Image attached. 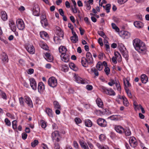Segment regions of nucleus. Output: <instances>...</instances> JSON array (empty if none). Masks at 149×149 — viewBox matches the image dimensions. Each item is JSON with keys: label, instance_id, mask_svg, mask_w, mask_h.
<instances>
[{"label": "nucleus", "instance_id": "f257e3e1", "mask_svg": "<svg viewBox=\"0 0 149 149\" xmlns=\"http://www.w3.org/2000/svg\"><path fill=\"white\" fill-rule=\"evenodd\" d=\"M133 45L136 50L140 53L146 51V47L145 44L139 39L136 38L133 41Z\"/></svg>", "mask_w": 149, "mask_h": 149}, {"label": "nucleus", "instance_id": "f03ea898", "mask_svg": "<svg viewBox=\"0 0 149 149\" xmlns=\"http://www.w3.org/2000/svg\"><path fill=\"white\" fill-rule=\"evenodd\" d=\"M48 82L49 86L53 88L56 87L57 84L56 79L53 77H52L49 79Z\"/></svg>", "mask_w": 149, "mask_h": 149}, {"label": "nucleus", "instance_id": "7ed1b4c3", "mask_svg": "<svg viewBox=\"0 0 149 149\" xmlns=\"http://www.w3.org/2000/svg\"><path fill=\"white\" fill-rule=\"evenodd\" d=\"M17 26V28L20 30H23L25 25L23 21L21 19H18L16 21Z\"/></svg>", "mask_w": 149, "mask_h": 149}, {"label": "nucleus", "instance_id": "20e7f679", "mask_svg": "<svg viewBox=\"0 0 149 149\" xmlns=\"http://www.w3.org/2000/svg\"><path fill=\"white\" fill-rule=\"evenodd\" d=\"M86 60L88 61V63L89 65L92 64L93 62V60L92 55L89 52H88L86 55Z\"/></svg>", "mask_w": 149, "mask_h": 149}, {"label": "nucleus", "instance_id": "39448f33", "mask_svg": "<svg viewBox=\"0 0 149 149\" xmlns=\"http://www.w3.org/2000/svg\"><path fill=\"white\" fill-rule=\"evenodd\" d=\"M119 49L123 57L125 58H127L128 56V55L126 51V49L124 45H122L121 46L119 47Z\"/></svg>", "mask_w": 149, "mask_h": 149}, {"label": "nucleus", "instance_id": "423d86ee", "mask_svg": "<svg viewBox=\"0 0 149 149\" xmlns=\"http://www.w3.org/2000/svg\"><path fill=\"white\" fill-rule=\"evenodd\" d=\"M98 125L101 127H105L107 125L106 121L104 119L100 118L97 120Z\"/></svg>", "mask_w": 149, "mask_h": 149}, {"label": "nucleus", "instance_id": "0eeeda50", "mask_svg": "<svg viewBox=\"0 0 149 149\" xmlns=\"http://www.w3.org/2000/svg\"><path fill=\"white\" fill-rule=\"evenodd\" d=\"M29 81L30 85L32 89L36 90L37 89V84L35 79L33 78H31L29 79Z\"/></svg>", "mask_w": 149, "mask_h": 149}, {"label": "nucleus", "instance_id": "6e6552de", "mask_svg": "<svg viewBox=\"0 0 149 149\" xmlns=\"http://www.w3.org/2000/svg\"><path fill=\"white\" fill-rule=\"evenodd\" d=\"M61 60L65 62H68L70 59L68 55L66 54L65 53V52L62 53L61 55Z\"/></svg>", "mask_w": 149, "mask_h": 149}, {"label": "nucleus", "instance_id": "1a4fd4ad", "mask_svg": "<svg viewBox=\"0 0 149 149\" xmlns=\"http://www.w3.org/2000/svg\"><path fill=\"white\" fill-rule=\"evenodd\" d=\"M33 14L35 16H38L40 14V8L38 5L34 6L33 9Z\"/></svg>", "mask_w": 149, "mask_h": 149}, {"label": "nucleus", "instance_id": "9d476101", "mask_svg": "<svg viewBox=\"0 0 149 149\" xmlns=\"http://www.w3.org/2000/svg\"><path fill=\"white\" fill-rule=\"evenodd\" d=\"M115 129L117 132L120 134L124 133L125 131L124 129L120 125H115Z\"/></svg>", "mask_w": 149, "mask_h": 149}, {"label": "nucleus", "instance_id": "9b49d317", "mask_svg": "<svg viewBox=\"0 0 149 149\" xmlns=\"http://www.w3.org/2000/svg\"><path fill=\"white\" fill-rule=\"evenodd\" d=\"M72 33L73 36L70 37V40L73 43H75L78 41V37L75 32L72 31Z\"/></svg>", "mask_w": 149, "mask_h": 149}, {"label": "nucleus", "instance_id": "f8f14e48", "mask_svg": "<svg viewBox=\"0 0 149 149\" xmlns=\"http://www.w3.org/2000/svg\"><path fill=\"white\" fill-rule=\"evenodd\" d=\"M75 79L76 82L78 83L86 84L88 83L86 80L83 79L82 78H81L79 76L77 77L75 75Z\"/></svg>", "mask_w": 149, "mask_h": 149}, {"label": "nucleus", "instance_id": "ddd939ff", "mask_svg": "<svg viewBox=\"0 0 149 149\" xmlns=\"http://www.w3.org/2000/svg\"><path fill=\"white\" fill-rule=\"evenodd\" d=\"M38 88L39 92L41 93L44 91L45 89V85L42 82L39 83Z\"/></svg>", "mask_w": 149, "mask_h": 149}, {"label": "nucleus", "instance_id": "4468645a", "mask_svg": "<svg viewBox=\"0 0 149 149\" xmlns=\"http://www.w3.org/2000/svg\"><path fill=\"white\" fill-rule=\"evenodd\" d=\"M81 62L83 66L86 67L89 65L88 63V61L86 60V58L84 57H82L81 59Z\"/></svg>", "mask_w": 149, "mask_h": 149}, {"label": "nucleus", "instance_id": "2eb2a0df", "mask_svg": "<svg viewBox=\"0 0 149 149\" xmlns=\"http://www.w3.org/2000/svg\"><path fill=\"white\" fill-rule=\"evenodd\" d=\"M134 25L136 27L138 28H142L143 26V23L139 21H136L134 22Z\"/></svg>", "mask_w": 149, "mask_h": 149}, {"label": "nucleus", "instance_id": "dca6fc26", "mask_svg": "<svg viewBox=\"0 0 149 149\" xmlns=\"http://www.w3.org/2000/svg\"><path fill=\"white\" fill-rule=\"evenodd\" d=\"M45 55L46 57L45 58L47 61L51 62L53 61V57L49 53H46Z\"/></svg>", "mask_w": 149, "mask_h": 149}, {"label": "nucleus", "instance_id": "f3484780", "mask_svg": "<svg viewBox=\"0 0 149 149\" xmlns=\"http://www.w3.org/2000/svg\"><path fill=\"white\" fill-rule=\"evenodd\" d=\"M26 49L27 51L31 54H33L34 53L35 49L33 45L26 47Z\"/></svg>", "mask_w": 149, "mask_h": 149}, {"label": "nucleus", "instance_id": "a211bd4d", "mask_svg": "<svg viewBox=\"0 0 149 149\" xmlns=\"http://www.w3.org/2000/svg\"><path fill=\"white\" fill-rule=\"evenodd\" d=\"M9 24L11 30L13 31H15L16 28L14 22L13 21H10Z\"/></svg>", "mask_w": 149, "mask_h": 149}, {"label": "nucleus", "instance_id": "6ab92c4d", "mask_svg": "<svg viewBox=\"0 0 149 149\" xmlns=\"http://www.w3.org/2000/svg\"><path fill=\"white\" fill-rule=\"evenodd\" d=\"M141 80L142 83L146 84L148 81V78L147 76L145 74H143L141 76Z\"/></svg>", "mask_w": 149, "mask_h": 149}, {"label": "nucleus", "instance_id": "aec40b11", "mask_svg": "<svg viewBox=\"0 0 149 149\" xmlns=\"http://www.w3.org/2000/svg\"><path fill=\"white\" fill-rule=\"evenodd\" d=\"M26 103L30 107H33V104L31 99L29 97H26L25 98Z\"/></svg>", "mask_w": 149, "mask_h": 149}, {"label": "nucleus", "instance_id": "412c9836", "mask_svg": "<svg viewBox=\"0 0 149 149\" xmlns=\"http://www.w3.org/2000/svg\"><path fill=\"white\" fill-rule=\"evenodd\" d=\"M59 136V132L58 131H55L52 133V137L53 140L55 139V138Z\"/></svg>", "mask_w": 149, "mask_h": 149}, {"label": "nucleus", "instance_id": "4be33fe9", "mask_svg": "<svg viewBox=\"0 0 149 149\" xmlns=\"http://www.w3.org/2000/svg\"><path fill=\"white\" fill-rule=\"evenodd\" d=\"M96 102L99 107H102L103 106V102L101 99L99 98H97L96 100Z\"/></svg>", "mask_w": 149, "mask_h": 149}, {"label": "nucleus", "instance_id": "5701e85b", "mask_svg": "<svg viewBox=\"0 0 149 149\" xmlns=\"http://www.w3.org/2000/svg\"><path fill=\"white\" fill-rule=\"evenodd\" d=\"M1 18L3 21H6L8 17L5 11H2L1 12Z\"/></svg>", "mask_w": 149, "mask_h": 149}, {"label": "nucleus", "instance_id": "b1692460", "mask_svg": "<svg viewBox=\"0 0 149 149\" xmlns=\"http://www.w3.org/2000/svg\"><path fill=\"white\" fill-rule=\"evenodd\" d=\"M2 60L3 62H6L8 61V56L5 53H3L2 54Z\"/></svg>", "mask_w": 149, "mask_h": 149}, {"label": "nucleus", "instance_id": "393cba45", "mask_svg": "<svg viewBox=\"0 0 149 149\" xmlns=\"http://www.w3.org/2000/svg\"><path fill=\"white\" fill-rule=\"evenodd\" d=\"M85 124L86 126L87 127H91L92 125L91 121L89 119L86 120L85 121Z\"/></svg>", "mask_w": 149, "mask_h": 149}, {"label": "nucleus", "instance_id": "a878e982", "mask_svg": "<svg viewBox=\"0 0 149 149\" xmlns=\"http://www.w3.org/2000/svg\"><path fill=\"white\" fill-rule=\"evenodd\" d=\"M69 65L70 67L73 70L75 71H77L78 70V68L75 66L74 63H70Z\"/></svg>", "mask_w": 149, "mask_h": 149}, {"label": "nucleus", "instance_id": "bb28decb", "mask_svg": "<svg viewBox=\"0 0 149 149\" xmlns=\"http://www.w3.org/2000/svg\"><path fill=\"white\" fill-rule=\"evenodd\" d=\"M46 112L48 116L51 117H53V115L52 110L49 108H47L46 110Z\"/></svg>", "mask_w": 149, "mask_h": 149}, {"label": "nucleus", "instance_id": "cd10ccee", "mask_svg": "<svg viewBox=\"0 0 149 149\" xmlns=\"http://www.w3.org/2000/svg\"><path fill=\"white\" fill-rule=\"evenodd\" d=\"M54 106L55 109H61V106L57 101H55L54 102Z\"/></svg>", "mask_w": 149, "mask_h": 149}, {"label": "nucleus", "instance_id": "c85d7f7f", "mask_svg": "<svg viewBox=\"0 0 149 149\" xmlns=\"http://www.w3.org/2000/svg\"><path fill=\"white\" fill-rule=\"evenodd\" d=\"M58 49L59 53H61V54L63 53L62 52H65H65L67 51L66 48L65 47L62 46H61L59 47Z\"/></svg>", "mask_w": 149, "mask_h": 149}, {"label": "nucleus", "instance_id": "c756f323", "mask_svg": "<svg viewBox=\"0 0 149 149\" xmlns=\"http://www.w3.org/2000/svg\"><path fill=\"white\" fill-rule=\"evenodd\" d=\"M96 67L99 70H101L103 68L102 63L100 62H98L96 65Z\"/></svg>", "mask_w": 149, "mask_h": 149}, {"label": "nucleus", "instance_id": "7c9ffc66", "mask_svg": "<svg viewBox=\"0 0 149 149\" xmlns=\"http://www.w3.org/2000/svg\"><path fill=\"white\" fill-rule=\"evenodd\" d=\"M40 22L42 24V26L44 28H45L48 27L49 26V24L48 23L47 20H45L44 21H40Z\"/></svg>", "mask_w": 149, "mask_h": 149}, {"label": "nucleus", "instance_id": "2f4dec72", "mask_svg": "<svg viewBox=\"0 0 149 149\" xmlns=\"http://www.w3.org/2000/svg\"><path fill=\"white\" fill-rule=\"evenodd\" d=\"M40 35L41 37L43 39H44V37H48L47 33L44 31L41 32L40 33Z\"/></svg>", "mask_w": 149, "mask_h": 149}, {"label": "nucleus", "instance_id": "473e14b6", "mask_svg": "<svg viewBox=\"0 0 149 149\" xmlns=\"http://www.w3.org/2000/svg\"><path fill=\"white\" fill-rule=\"evenodd\" d=\"M84 6L86 7V9L87 10H89L91 9V7L90 6L91 4L88 3V2H86V1H84Z\"/></svg>", "mask_w": 149, "mask_h": 149}, {"label": "nucleus", "instance_id": "72a5a7b5", "mask_svg": "<svg viewBox=\"0 0 149 149\" xmlns=\"http://www.w3.org/2000/svg\"><path fill=\"white\" fill-rule=\"evenodd\" d=\"M106 94L109 95H115L116 93L114 91L111 89L110 90H108L106 91Z\"/></svg>", "mask_w": 149, "mask_h": 149}, {"label": "nucleus", "instance_id": "f704fd0d", "mask_svg": "<svg viewBox=\"0 0 149 149\" xmlns=\"http://www.w3.org/2000/svg\"><path fill=\"white\" fill-rule=\"evenodd\" d=\"M111 4H107L106 5V7L105 8L104 6H103V7L106 10L107 13H108L110 12V10L111 8Z\"/></svg>", "mask_w": 149, "mask_h": 149}, {"label": "nucleus", "instance_id": "c9c22d12", "mask_svg": "<svg viewBox=\"0 0 149 149\" xmlns=\"http://www.w3.org/2000/svg\"><path fill=\"white\" fill-rule=\"evenodd\" d=\"M124 132L125 133V134L126 136H129L130 135L131 132L129 128H126L125 129H124Z\"/></svg>", "mask_w": 149, "mask_h": 149}, {"label": "nucleus", "instance_id": "e433bc0d", "mask_svg": "<svg viewBox=\"0 0 149 149\" xmlns=\"http://www.w3.org/2000/svg\"><path fill=\"white\" fill-rule=\"evenodd\" d=\"M122 99L123 100V104L125 106H127L128 104V103L126 98L124 96H123L122 97Z\"/></svg>", "mask_w": 149, "mask_h": 149}, {"label": "nucleus", "instance_id": "4c0bfd02", "mask_svg": "<svg viewBox=\"0 0 149 149\" xmlns=\"http://www.w3.org/2000/svg\"><path fill=\"white\" fill-rule=\"evenodd\" d=\"M122 34L125 38H127L130 36V33L127 31H123L122 32Z\"/></svg>", "mask_w": 149, "mask_h": 149}, {"label": "nucleus", "instance_id": "58836bf2", "mask_svg": "<svg viewBox=\"0 0 149 149\" xmlns=\"http://www.w3.org/2000/svg\"><path fill=\"white\" fill-rule=\"evenodd\" d=\"M54 41L56 44H60L61 42V39L57 37H55L54 38Z\"/></svg>", "mask_w": 149, "mask_h": 149}, {"label": "nucleus", "instance_id": "ea45409f", "mask_svg": "<svg viewBox=\"0 0 149 149\" xmlns=\"http://www.w3.org/2000/svg\"><path fill=\"white\" fill-rule=\"evenodd\" d=\"M40 21H44L47 20L46 18V15L45 13H43L40 17Z\"/></svg>", "mask_w": 149, "mask_h": 149}, {"label": "nucleus", "instance_id": "a19ab883", "mask_svg": "<svg viewBox=\"0 0 149 149\" xmlns=\"http://www.w3.org/2000/svg\"><path fill=\"white\" fill-rule=\"evenodd\" d=\"M80 144L81 147L84 149H89L88 146L86 143H85L84 142H81Z\"/></svg>", "mask_w": 149, "mask_h": 149}, {"label": "nucleus", "instance_id": "79ce46f5", "mask_svg": "<svg viewBox=\"0 0 149 149\" xmlns=\"http://www.w3.org/2000/svg\"><path fill=\"white\" fill-rule=\"evenodd\" d=\"M91 71L92 72H93L95 74V75L97 76L99 75L97 69H96L95 68H92L91 69Z\"/></svg>", "mask_w": 149, "mask_h": 149}, {"label": "nucleus", "instance_id": "37998d69", "mask_svg": "<svg viewBox=\"0 0 149 149\" xmlns=\"http://www.w3.org/2000/svg\"><path fill=\"white\" fill-rule=\"evenodd\" d=\"M111 26L113 29H114L116 32H118L119 31V29L114 23H112Z\"/></svg>", "mask_w": 149, "mask_h": 149}, {"label": "nucleus", "instance_id": "c03bdc74", "mask_svg": "<svg viewBox=\"0 0 149 149\" xmlns=\"http://www.w3.org/2000/svg\"><path fill=\"white\" fill-rule=\"evenodd\" d=\"M38 140L35 139L33 142L31 143V146L33 147H34L38 143Z\"/></svg>", "mask_w": 149, "mask_h": 149}, {"label": "nucleus", "instance_id": "a18cd8bd", "mask_svg": "<svg viewBox=\"0 0 149 149\" xmlns=\"http://www.w3.org/2000/svg\"><path fill=\"white\" fill-rule=\"evenodd\" d=\"M108 118L112 120H118V118L117 117V116L113 115L109 117Z\"/></svg>", "mask_w": 149, "mask_h": 149}, {"label": "nucleus", "instance_id": "49530a36", "mask_svg": "<svg viewBox=\"0 0 149 149\" xmlns=\"http://www.w3.org/2000/svg\"><path fill=\"white\" fill-rule=\"evenodd\" d=\"M98 34L103 37L104 38H106V36L105 35L104 33L102 31H98Z\"/></svg>", "mask_w": 149, "mask_h": 149}, {"label": "nucleus", "instance_id": "de8ad7c7", "mask_svg": "<svg viewBox=\"0 0 149 149\" xmlns=\"http://www.w3.org/2000/svg\"><path fill=\"white\" fill-rule=\"evenodd\" d=\"M136 140L135 138L134 137H131L129 139V143L131 146H132L133 142Z\"/></svg>", "mask_w": 149, "mask_h": 149}, {"label": "nucleus", "instance_id": "09e8293b", "mask_svg": "<svg viewBox=\"0 0 149 149\" xmlns=\"http://www.w3.org/2000/svg\"><path fill=\"white\" fill-rule=\"evenodd\" d=\"M13 128L15 129L17 128V121L16 120H14L12 122Z\"/></svg>", "mask_w": 149, "mask_h": 149}, {"label": "nucleus", "instance_id": "8fccbe9b", "mask_svg": "<svg viewBox=\"0 0 149 149\" xmlns=\"http://www.w3.org/2000/svg\"><path fill=\"white\" fill-rule=\"evenodd\" d=\"M58 31V32L57 33L58 36L59 37H63V31L61 29H60Z\"/></svg>", "mask_w": 149, "mask_h": 149}, {"label": "nucleus", "instance_id": "3c124183", "mask_svg": "<svg viewBox=\"0 0 149 149\" xmlns=\"http://www.w3.org/2000/svg\"><path fill=\"white\" fill-rule=\"evenodd\" d=\"M104 71L106 73L107 75H108L109 74L110 71V70L107 66L106 67L104 70Z\"/></svg>", "mask_w": 149, "mask_h": 149}, {"label": "nucleus", "instance_id": "603ef678", "mask_svg": "<svg viewBox=\"0 0 149 149\" xmlns=\"http://www.w3.org/2000/svg\"><path fill=\"white\" fill-rule=\"evenodd\" d=\"M100 90L103 92L104 93L106 94V91H107L108 89H107L105 87L103 86H101L100 88Z\"/></svg>", "mask_w": 149, "mask_h": 149}, {"label": "nucleus", "instance_id": "864d4df0", "mask_svg": "<svg viewBox=\"0 0 149 149\" xmlns=\"http://www.w3.org/2000/svg\"><path fill=\"white\" fill-rule=\"evenodd\" d=\"M124 83L125 84V86L126 87H130L131 86L130 84L129 83V81L127 80H126V81H124Z\"/></svg>", "mask_w": 149, "mask_h": 149}, {"label": "nucleus", "instance_id": "5fc2aeb1", "mask_svg": "<svg viewBox=\"0 0 149 149\" xmlns=\"http://www.w3.org/2000/svg\"><path fill=\"white\" fill-rule=\"evenodd\" d=\"M5 122L6 125L10 126L11 125V123L10 120L8 118H6L5 119Z\"/></svg>", "mask_w": 149, "mask_h": 149}, {"label": "nucleus", "instance_id": "6e6d98bb", "mask_svg": "<svg viewBox=\"0 0 149 149\" xmlns=\"http://www.w3.org/2000/svg\"><path fill=\"white\" fill-rule=\"evenodd\" d=\"M115 84L117 90L119 91H121V88L120 84L119 83L116 82L115 83Z\"/></svg>", "mask_w": 149, "mask_h": 149}, {"label": "nucleus", "instance_id": "4d7b16f0", "mask_svg": "<svg viewBox=\"0 0 149 149\" xmlns=\"http://www.w3.org/2000/svg\"><path fill=\"white\" fill-rule=\"evenodd\" d=\"M74 121L77 124L80 123H81V120L79 118L76 117L74 119Z\"/></svg>", "mask_w": 149, "mask_h": 149}, {"label": "nucleus", "instance_id": "13d9d810", "mask_svg": "<svg viewBox=\"0 0 149 149\" xmlns=\"http://www.w3.org/2000/svg\"><path fill=\"white\" fill-rule=\"evenodd\" d=\"M41 125V127L43 128H45L46 127V124L45 122L43 120H42Z\"/></svg>", "mask_w": 149, "mask_h": 149}, {"label": "nucleus", "instance_id": "bf43d9fd", "mask_svg": "<svg viewBox=\"0 0 149 149\" xmlns=\"http://www.w3.org/2000/svg\"><path fill=\"white\" fill-rule=\"evenodd\" d=\"M134 58L135 60L140 61V58L138 55L137 54H134L133 55Z\"/></svg>", "mask_w": 149, "mask_h": 149}, {"label": "nucleus", "instance_id": "052dcab7", "mask_svg": "<svg viewBox=\"0 0 149 149\" xmlns=\"http://www.w3.org/2000/svg\"><path fill=\"white\" fill-rule=\"evenodd\" d=\"M73 145L74 147L76 149H79V146L78 144L76 141L73 142Z\"/></svg>", "mask_w": 149, "mask_h": 149}, {"label": "nucleus", "instance_id": "680f3d73", "mask_svg": "<svg viewBox=\"0 0 149 149\" xmlns=\"http://www.w3.org/2000/svg\"><path fill=\"white\" fill-rule=\"evenodd\" d=\"M22 139L24 140H25L27 138V135L26 133L24 132L22 134Z\"/></svg>", "mask_w": 149, "mask_h": 149}, {"label": "nucleus", "instance_id": "e2e57ef3", "mask_svg": "<svg viewBox=\"0 0 149 149\" xmlns=\"http://www.w3.org/2000/svg\"><path fill=\"white\" fill-rule=\"evenodd\" d=\"M125 89L126 92L127 93V95H128V96H129V97L130 98H132V95L131 94V92H130V91L128 90L127 89Z\"/></svg>", "mask_w": 149, "mask_h": 149}, {"label": "nucleus", "instance_id": "0e129e2a", "mask_svg": "<svg viewBox=\"0 0 149 149\" xmlns=\"http://www.w3.org/2000/svg\"><path fill=\"white\" fill-rule=\"evenodd\" d=\"M54 148L55 149H60V146L58 143H56V142L54 143Z\"/></svg>", "mask_w": 149, "mask_h": 149}, {"label": "nucleus", "instance_id": "69168bd1", "mask_svg": "<svg viewBox=\"0 0 149 149\" xmlns=\"http://www.w3.org/2000/svg\"><path fill=\"white\" fill-rule=\"evenodd\" d=\"M23 98L22 97H21L19 98V102L21 105L22 106L24 105V102L23 101Z\"/></svg>", "mask_w": 149, "mask_h": 149}, {"label": "nucleus", "instance_id": "338daca9", "mask_svg": "<svg viewBox=\"0 0 149 149\" xmlns=\"http://www.w3.org/2000/svg\"><path fill=\"white\" fill-rule=\"evenodd\" d=\"M1 95L2 97V98L5 100L7 99V96L6 95V93L3 92L1 94Z\"/></svg>", "mask_w": 149, "mask_h": 149}, {"label": "nucleus", "instance_id": "774afa93", "mask_svg": "<svg viewBox=\"0 0 149 149\" xmlns=\"http://www.w3.org/2000/svg\"><path fill=\"white\" fill-rule=\"evenodd\" d=\"M6 115L8 117L11 118V119H13L14 118V115L10 113H6Z\"/></svg>", "mask_w": 149, "mask_h": 149}]
</instances>
